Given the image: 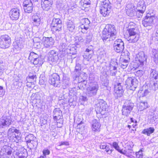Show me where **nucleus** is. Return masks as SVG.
Segmentation results:
<instances>
[{
    "mask_svg": "<svg viewBox=\"0 0 158 158\" xmlns=\"http://www.w3.org/2000/svg\"><path fill=\"white\" fill-rule=\"evenodd\" d=\"M117 31L114 25L107 24L104 29L101 36L104 42L114 40L116 37Z\"/></svg>",
    "mask_w": 158,
    "mask_h": 158,
    "instance_id": "f257e3e1",
    "label": "nucleus"
},
{
    "mask_svg": "<svg viewBox=\"0 0 158 158\" xmlns=\"http://www.w3.org/2000/svg\"><path fill=\"white\" fill-rule=\"evenodd\" d=\"M71 40V37L70 35H67L60 41L58 46V48L59 51L61 52V57H63L65 56L66 50L68 49Z\"/></svg>",
    "mask_w": 158,
    "mask_h": 158,
    "instance_id": "f03ea898",
    "label": "nucleus"
},
{
    "mask_svg": "<svg viewBox=\"0 0 158 158\" xmlns=\"http://www.w3.org/2000/svg\"><path fill=\"white\" fill-rule=\"evenodd\" d=\"M98 84L97 82H90L88 84L86 88V94L89 97H93L96 96L99 89Z\"/></svg>",
    "mask_w": 158,
    "mask_h": 158,
    "instance_id": "7ed1b4c3",
    "label": "nucleus"
},
{
    "mask_svg": "<svg viewBox=\"0 0 158 158\" xmlns=\"http://www.w3.org/2000/svg\"><path fill=\"white\" fill-rule=\"evenodd\" d=\"M112 8L111 4L109 0H105L101 3L100 13L104 17L109 15Z\"/></svg>",
    "mask_w": 158,
    "mask_h": 158,
    "instance_id": "20e7f679",
    "label": "nucleus"
},
{
    "mask_svg": "<svg viewBox=\"0 0 158 158\" xmlns=\"http://www.w3.org/2000/svg\"><path fill=\"white\" fill-rule=\"evenodd\" d=\"M57 15H56L54 16L51 25L52 30L56 33L61 31L62 27V21L59 17L60 16L58 15L57 16Z\"/></svg>",
    "mask_w": 158,
    "mask_h": 158,
    "instance_id": "39448f33",
    "label": "nucleus"
},
{
    "mask_svg": "<svg viewBox=\"0 0 158 158\" xmlns=\"http://www.w3.org/2000/svg\"><path fill=\"white\" fill-rule=\"evenodd\" d=\"M20 131L13 127L10 128L7 132V135L10 137V139H12V141L16 142L17 141L21 139L20 136Z\"/></svg>",
    "mask_w": 158,
    "mask_h": 158,
    "instance_id": "423d86ee",
    "label": "nucleus"
},
{
    "mask_svg": "<svg viewBox=\"0 0 158 158\" xmlns=\"http://www.w3.org/2000/svg\"><path fill=\"white\" fill-rule=\"evenodd\" d=\"M134 106V103L131 100H126L123 106L122 110L123 115L128 117Z\"/></svg>",
    "mask_w": 158,
    "mask_h": 158,
    "instance_id": "0eeeda50",
    "label": "nucleus"
},
{
    "mask_svg": "<svg viewBox=\"0 0 158 158\" xmlns=\"http://www.w3.org/2000/svg\"><path fill=\"white\" fill-rule=\"evenodd\" d=\"M11 44L10 36L7 35H2L0 36V47L6 49L8 48Z\"/></svg>",
    "mask_w": 158,
    "mask_h": 158,
    "instance_id": "6e6552de",
    "label": "nucleus"
},
{
    "mask_svg": "<svg viewBox=\"0 0 158 158\" xmlns=\"http://www.w3.org/2000/svg\"><path fill=\"white\" fill-rule=\"evenodd\" d=\"M126 85L130 90L134 91L138 86V81L135 77H129L126 80Z\"/></svg>",
    "mask_w": 158,
    "mask_h": 158,
    "instance_id": "1a4fd4ad",
    "label": "nucleus"
},
{
    "mask_svg": "<svg viewBox=\"0 0 158 158\" xmlns=\"http://www.w3.org/2000/svg\"><path fill=\"white\" fill-rule=\"evenodd\" d=\"M60 81L59 76L56 73H53L50 76L48 82L55 87H59L60 86Z\"/></svg>",
    "mask_w": 158,
    "mask_h": 158,
    "instance_id": "9d476101",
    "label": "nucleus"
},
{
    "mask_svg": "<svg viewBox=\"0 0 158 158\" xmlns=\"http://www.w3.org/2000/svg\"><path fill=\"white\" fill-rule=\"evenodd\" d=\"M11 117L9 116H3L0 118V129L7 128L11 124Z\"/></svg>",
    "mask_w": 158,
    "mask_h": 158,
    "instance_id": "9b49d317",
    "label": "nucleus"
},
{
    "mask_svg": "<svg viewBox=\"0 0 158 158\" xmlns=\"http://www.w3.org/2000/svg\"><path fill=\"white\" fill-rule=\"evenodd\" d=\"M155 19V17L154 16L151 15L150 14L147 15L142 20V24L145 27L152 26Z\"/></svg>",
    "mask_w": 158,
    "mask_h": 158,
    "instance_id": "f8f14e48",
    "label": "nucleus"
},
{
    "mask_svg": "<svg viewBox=\"0 0 158 158\" xmlns=\"http://www.w3.org/2000/svg\"><path fill=\"white\" fill-rule=\"evenodd\" d=\"M113 46L114 50L117 53L122 52L124 48V43L121 39L115 40Z\"/></svg>",
    "mask_w": 158,
    "mask_h": 158,
    "instance_id": "ddd939ff",
    "label": "nucleus"
},
{
    "mask_svg": "<svg viewBox=\"0 0 158 158\" xmlns=\"http://www.w3.org/2000/svg\"><path fill=\"white\" fill-rule=\"evenodd\" d=\"M114 95L115 98L117 99L121 97L123 95L124 90L120 83H118L115 85L114 87Z\"/></svg>",
    "mask_w": 158,
    "mask_h": 158,
    "instance_id": "4468645a",
    "label": "nucleus"
},
{
    "mask_svg": "<svg viewBox=\"0 0 158 158\" xmlns=\"http://www.w3.org/2000/svg\"><path fill=\"white\" fill-rule=\"evenodd\" d=\"M147 56H146L144 52L143 51H141L139 52L137 55V63L139 67H142L143 65L144 61L146 60Z\"/></svg>",
    "mask_w": 158,
    "mask_h": 158,
    "instance_id": "2eb2a0df",
    "label": "nucleus"
},
{
    "mask_svg": "<svg viewBox=\"0 0 158 158\" xmlns=\"http://www.w3.org/2000/svg\"><path fill=\"white\" fill-rule=\"evenodd\" d=\"M23 6L25 13H30L32 11L33 6L31 0H25L23 2Z\"/></svg>",
    "mask_w": 158,
    "mask_h": 158,
    "instance_id": "dca6fc26",
    "label": "nucleus"
},
{
    "mask_svg": "<svg viewBox=\"0 0 158 158\" xmlns=\"http://www.w3.org/2000/svg\"><path fill=\"white\" fill-rule=\"evenodd\" d=\"M58 53L54 50L50 51L48 53V59L49 61L56 62L59 60Z\"/></svg>",
    "mask_w": 158,
    "mask_h": 158,
    "instance_id": "f3484780",
    "label": "nucleus"
},
{
    "mask_svg": "<svg viewBox=\"0 0 158 158\" xmlns=\"http://www.w3.org/2000/svg\"><path fill=\"white\" fill-rule=\"evenodd\" d=\"M9 15L12 20H17L20 15L19 10L17 8L11 9L9 12Z\"/></svg>",
    "mask_w": 158,
    "mask_h": 158,
    "instance_id": "a211bd4d",
    "label": "nucleus"
},
{
    "mask_svg": "<svg viewBox=\"0 0 158 158\" xmlns=\"http://www.w3.org/2000/svg\"><path fill=\"white\" fill-rule=\"evenodd\" d=\"M43 43L44 46L46 48L52 47L54 44L55 41L52 37L43 38Z\"/></svg>",
    "mask_w": 158,
    "mask_h": 158,
    "instance_id": "6ab92c4d",
    "label": "nucleus"
},
{
    "mask_svg": "<svg viewBox=\"0 0 158 158\" xmlns=\"http://www.w3.org/2000/svg\"><path fill=\"white\" fill-rule=\"evenodd\" d=\"M53 118L55 121H57L58 119L61 120L63 118L62 112L59 108H55L53 111Z\"/></svg>",
    "mask_w": 158,
    "mask_h": 158,
    "instance_id": "aec40b11",
    "label": "nucleus"
},
{
    "mask_svg": "<svg viewBox=\"0 0 158 158\" xmlns=\"http://www.w3.org/2000/svg\"><path fill=\"white\" fill-rule=\"evenodd\" d=\"M137 13H140L139 16H142L143 14L145 11L146 6L144 5V2L143 1H140L137 4Z\"/></svg>",
    "mask_w": 158,
    "mask_h": 158,
    "instance_id": "412c9836",
    "label": "nucleus"
},
{
    "mask_svg": "<svg viewBox=\"0 0 158 158\" xmlns=\"http://www.w3.org/2000/svg\"><path fill=\"white\" fill-rule=\"evenodd\" d=\"M99 112L100 113L103 111H106L107 108V105L106 102L103 100H100L98 103L97 104Z\"/></svg>",
    "mask_w": 158,
    "mask_h": 158,
    "instance_id": "4be33fe9",
    "label": "nucleus"
},
{
    "mask_svg": "<svg viewBox=\"0 0 158 158\" xmlns=\"http://www.w3.org/2000/svg\"><path fill=\"white\" fill-rule=\"evenodd\" d=\"M101 124L98 121L94 119L92 121V129L93 131L99 132L100 131Z\"/></svg>",
    "mask_w": 158,
    "mask_h": 158,
    "instance_id": "5701e85b",
    "label": "nucleus"
},
{
    "mask_svg": "<svg viewBox=\"0 0 158 158\" xmlns=\"http://www.w3.org/2000/svg\"><path fill=\"white\" fill-rule=\"evenodd\" d=\"M77 47L75 45L73 44H70L68 49L66 50L65 55L67 54L74 55L76 54L77 52Z\"/></svg>",
    "mask_w": 158,
    "mask_h": 158,
    "instance_id": "b1692460",
    "label": "nucleus"
},
{
    "mask_svg": "<svg viewBox=\"0 0 158 158\" xmlns=\"http://www.w3.org/2000/svg\"><path fill=\"white\" fill-rule=\"evenodd\" d=\"M66 24L68 30L70 32H73L74 31L75 26L73 20H68L66 22Z\"/></svg>",
    "mask_w": 158,
    "mask_h": 158,
    "instance_id": "393cba45",
    "label": "nucleus"
},
{
    "mask_svg": "<svg viewBox=\"0 0 158 158\" xmlns=\"http://www.w3.org/2000/svg\"><path fill=\"white\" fill-rule=\"evenodd\" d=\"M81 25L80 26V28H89L90 26V21L88 18H83L80 20Z\"/></svg>",
    "mask_w": 158,
    "mask_h": 158,
    "instance_id": "a878e982",
    "label": "nucleus"
},
{
    "mask_svg": "<svg viewBox=\"0 0 158 158\" xmlns=\"http://www.w3.org/2000/svg\"><path fill=\"white\" fill-rule=\"evenodd\" d=\"M129 60L130 58L128 57L127 59L120 58L119 60V65L122 68L125 69L127 67Z\"/></svg>",
    "mask_w": 158,
    "mask_h": 158,
    "instance_id": "bb28decb",
    "label": "nucleus"
},
{
    "mask_svg": "<svg viewBox=\"0 0 158 158\" xmlns=\"http://www.w3.org/2000/svg\"><path fill=\"white\" fill-rule=\"evenodd\" d=\"M13 46L14 49L17 51H20L23 47L22 40H16L13 43Z\"/></svg>",
    "mask_w": 158,
    "mask_h": 158,
    "instance_id": "cd10ccee",
    "label": "nucleus"
},
{
    "mask_svg": "<svg viewBox=\"0 0 158 158\" xmlns=\"http://www.w3.org/2000/svg\"><path fill=\"white\" fill-rule=\"evenodd\" d=\"M32 23L34 26L38 27L40 23V19L38 15H33L32 18Z\"/></svg>",
    "mask_w": 158,
    "mask_h": 158,
    "instance_id": "c85d7f7f",
    "label": "nucleus"
},
{
    "mask_svg": "<svg viewBox=\"0 0 158 158\" xmlns=\"http://www.w3.org/2000/svg\"><path fill=\"white\" fill-rule=\"evenodd\" d=\"M52 3H50L47 1H42L41 3V7L44 10H48L51 7Z\"/></svg>",
    "mask_w": 158,
    "mask_h": 158,
    "instance_id": "c756f323",
    "label": "nucleus"
},
{
    "mask_svg": "<svg viewBox=\"0 0 158 158\" xmlns=\"http://www.w3.org/2000/svg\"><path fill=\"white\" fill-rule=\"evenodd\" d=\"M90 4V0H81L79 4L81 5V9L84 10L87 8Z\"/></svg>",
    "mask_w": 158,
    "mask_h": 158,
    "instance_id": "7c9ffc66",
    "label": "nucleus"
},
{
    "mask_svg": "<svg viewBox=\"0 0 158 158\" xmlns=\"http://www.w3.org/2000/svg\"><path fill=\"white\" fill-rule=\"evenodd\" d=\"M155 129L153 127H150L147 129H145L142 131V133L147 135L148 136H150V135L154 132Z\"/></svg>",
    "mask_w": 158,
    "mask_h": 158,
    "instance_id": "2f4dec72",
    "label": "nucleus"
},
{
    "mask_svg": "<svg viewBox=\"0 0 158 158\" xmlns=\"http://www.w3.org/2000/svg\"><path fill=\"white\" fill-rule=\"evenodd\" d=\"M126 9L127 10L126 13L128 16L131 17H133L136 15V11L134 9H129L128 5L126 6Z\"/></svg>",
    "mask_w": 158,
    "mask_h": 158,
    "instance_id": "473e14b6",
    "label": "nucleus"
},
{
    "mask_svg": "<svg viewBox=\"0 0 158 158\" xmlns=\"http://www.w3.org/2000/svg\"><path fill=\"white\" fill-rule=\"evenodd\" d=\"M17 153L18 158H26L28 156L27 150L24 149L22 151H19V152Z\"/></svg>",
    "mask_w": 158,
    "mask_h": 158,
    "instance_id": "72a5a7b5",
    "label": "nucleus"
},
{
    "mask_svg": "<svg viewBox=\"0 0 158 158\" xmlns=\"http://www.w3.org/2000/svg\"><path fill=\"white\" fill-rule=\"evenodd\" d=\"M139 38V35L129 36L128 39L130 43H135L137 41Z\"/></svg>",
    "mask_w": 158,
    "mask_h": 158,
    "instance_id": "f704fd0d",
    "label": "nucleus"
},
{
    "mask_svg": "<svg viewBox=\"0 0 158 158\" xmlns=\"http://www.w3.org/2000/svg\"><path fill=\"white\" fill-rule=\"evenodd\" d=\"M158 74L157 72L155 70L152 69L151 71L150 77V78L154 79L157 82L158 81Z\"/></svg>",
    "mask_w": 158,
    "mask_h": 158,
    "instance_id": "c9c22d12",
    "label": "nucleus"
},
{
    "mask_svg": "<svg viewBox=\"0 0 158 158\" xmlns=\"http://www.w3.org/2000/svg\"><path fill=\"white\" fill-rule=\"evenodd\" d=\"M69 84L70 82L69 78L63 77L62 84V87L63 88V89H66L69 86Z\"/></svg>",
    "mask_w": 158,
    "mask_h": 158,
    "instance_id": "e433bc0d",
    "label": "nucleus"
},
{
    "mask_svg": "<svg viewBox=\"0 0 158 158\" xmlns=\"http://www.w3.org/2000/svg\"><path fill=\"white\" fill-rule=\"evenodd\" d=\"M129 36L137 35L138 33V29L136 27L131 28L128 30Z\"/></svg>",
    "mask_w": 158,
    "mask_h": 158,
    "instance_id": "4c0bfd02",
    "label": "nucleus"
},
{
    "mask_svg": "<svg viewBox=\"0 0 158 158\" xmlns=\"http://www.w3.org/2000/svg\"><path fill=\"white\" fill-rule=\"evenodd\" d=\"M2 152L3 154L8 155H10L12 152L11 148L6 146L2 149L1 152Z\"/></svg>",
    "mask_w": 158,
    "mask_h": 158,
    "instance_id": "58836bf2",
    "label": "nucleus"
},
{
    "mask_svg": "<svg viewBox=\"0 0 158 158\" xmlns=\"http://www.w3.org/2000/svg\"><path fill=\"white\" fill-rule=\"evenodd\" d=\"M152 55L155 62L158 63V50L155 49H152Z\"/></svg>",
    "mask_w": 158,
    "mask_h": 158,
    "instance_id": "ea45409f",
    "label": "nucleus"
},
{
    "mask_svg": "<svg viewBox=\"0 0 158 158\" xmlns=\"http://www.w3.org/2000/svg\"><path fill=\"white\" fill-rule=\"evenodd\" d=\"M82 81H78V86L79 88V89H82V88L84 89L86 85L87 84V81L85 79L81 78Z\"/></svg>",
    "mask_w": 158,
    "mask_h": 158,
    "instance_id": "a19ab883",
    "label": "nucleus"
},
{
    "mask_svg": "<svg viewBox=\"0 0 158 158\" xmlns=\"http://www.w3.org/2000/svg\"><path fill=\"white\" fill-rule=\"evenodd\" d=\"M140 111H142L148 107V104L146 102H141L139 106Z\"/></svg>",
    "mask_w": 158,
    "mask_h": 158,
    "instance_id": "79ce46f5",
    "label": "nucleus"
},
{
    "mask_svg": "<svg viewBox=\"0 0 158 158\" xmlns=\"http://www.w3.org/2000/svg\"><path fill=\"white\" fill-rule=\"evenodd\" d=\"M36 138L35 137L34 135L31 134H29L28 135H27L25 138V140L27 143H31V141H33Z\"/></svg>",
    "mask_w": 158,
    "mask_h": 158,
    "instance_id": "37998d69",
    "label": "nucleus"
},
{
    "mask_svg": "<svg viewBox=\"0 0 158 158\" xmlns=\"http://www.w3.org/2000/svg\"><path fill=\"white\" fill-rule=\"evenodd\" d=\"M42 56L40 55L39 57L36 59H35L33 61L34 64L37 65L39 64L40 65L42 64L43 63V58L41 57Z\"/></svg>",
    "mask_w": 158,
    "mask_h": 158,
    "instance_id": "c03bdc74",
    "label": "nucleus"
},
{
    "mask_svg": "<svg viewBox=\"0 0 158 158\" xmlns=\"http://www.w3.org/2000/svg\"><path fill=\"white\" fill-rule=\"evenodd\" d=\"M40 56L34 52H31L30 54L28 59L31 60V61H33L34 60H35V59H37Z\"/></svg>",
    "mask_w": 158,
    "mask_h": 158,
    "instance_id": "a18cd8bd",
    "label": "nucleus"
},
{
    "mask_svg": "<svg viewBox=\"0 0 158 158\" xmlns=\"http://www.w3.org/2000/svg\"><path fill=\"white\" fill-rule=\"evenodd\" d=\"M112 146L116 150L120 153L124 155L125 153L123 152L122 150H120L119 149V147L118 145V143L116 142H114L112 144Z\"/></svg>",
    "mask_w": 158,
    "mask_h": 158,
    "instance_id": "49530a36",
    "label": "nucleus"
},
{
    "mask_svg": "<svg viewBox=\"0 0 158 158\" xmlns=\"http://www.w3.org/2000/svg\"><path fill=\"white\" fill-rule=\"evenodd\" d=\"M36 78V76L35 73H30L29 74L28 76L26 78V81H30L29 80V79H31L35 81Z\"/></svg>",
    "mask_w": 158,
    "mask_h": 158,
    "instance_id": "de8ad7c7",
    "label": "nucleus"
},
{
    "mask_svg": "<svg viewBox=\"0 0 158 158\" xmlns=\"http://www.w3.org/2000/svg\"><path fill=\"white\" fill-rule=\"evenodd\" d=\"M93 53L85 52L83 56L84 59H86L87 61H89L91 58Z\"/></svg>",
    "mask_w": 158,
    "mask_h": 158,
    "instance_id": "09e8293b",
    "label": "nucleus"
},
{
    "mask_svg": "<svg viewBox=\"0 0 158 158\" xmlns=\"http://www.w3.org/2000/svg\"><path fill=\"white\" fill-rule=\"evenodd\" d=\"M53 97V95L52 94H50L47 97L46 100L47 104L48 102L49 105H52Z\"/></svg>",
    "mask_w": 158,
    "mask_h": 158,
    "instance_id": "8fccbe9b",
    "label": "nucleus"
},
{
    "mask_svg": "<svg viewBox=\"0 0 158 158\" xmlns=\"http://www.w3.org/2000/svg\"><path fill=\"white\" fill-rule=\"evenodd\" d=\"M92 37V35L90 33H88L86 36V42L87 43H89L91 41Z\"/></svg>",
    "mask_w": 158,
    "mask_h": 158,
    "instance_id": "3c124183",
    "label": "nucleus"
},
{
    "mask_svg": "<svg viewBox=\"0 0 158 158\" xmlns=\"http://www.w3.org/2000/svg\"><path fill=\"white\" fill-rule=\"evenodd\" d=\"M110 75L111 76H115L117 72V68L112 67L110 68Z\"/></svg>",
    "mask_w": 158,
    "mask_h": 158,
    "instance_id": "603ef678",
    "label": "nucleus"
},
{
    "mask_svg": "<svg viewBox=\"0 0 158 158\" xmlns=\"http://www.w3.org/2000/svg\"><path fill=\"white\" fill-rule=\"evenodd\" d=\"M118 65V63L116 62V60H111L110 64V68L111 67H116L117 68Z\"/></svg>",
    "mask_w": 158,
    "mask_h": 158,
    "instance_id": "864d4df0",
    "label": "nucleus"
},
{
    "mask_svg": "<svg viewBox=\"0 0 158 158\" xmlns=\"http://www.w3.org/2000/svg\"><path fill=\"white\" fill-rule=\"evenodd\" d=\"M14 85L18 86L17 88H18L19 87H21L22 85V82L20 81L18 79H15L14 82Z\"/></svg>",
    "mask_w": 158,
    "mask_h": 158,
    "instance_id": "5fc2aeb1",
    "label": "nucleus"
},
{
    "mask_svg": "<svg viewBox=\"0 0 158 158\" xmlns=\"http://www.w3.org/2000/svg\"><path fill=\"white\" fill-rule=\"evenodd\" d=\"M123 2V0H117L115 2L116 5L117 6V8H119L121 7Z\"/></svg>",
    "mask_w": 158,
    "mask_h": 158,
    "instance_id": "6e6d98bb",
    "label": "nucleus"
},
{
    "mask_svg": "<svg viewBox=\"0 0 158 158\" xmlns=\"http://www.w3.org/2000/svg\"><path fill=\"white\" fill-rule=\"evenodd\" d=\"M136 157L138 158H145L143 155L142 151L140 150L136 153Z\"/></svg>",
    "mask_w": 158,
    "mask_h": 158,
    "instance_id": "4d7b16f0",
    "label": "nucleus"
},
{
    "mask_svg": "<svg viewBox=\"0 0 158 158\" xmlns=\"http://www.w3.org/2000/svg\"><path fill=\"white\" fill-rule=\"evenodd\" d=\"M144 72L141 70H137L136 72L135 73V75L138 77H141L143 75Z\"/></svg>",
    "mask_w": 158,
    "mask_h": 158,
    "instance_id": "13d9d810",
    "label": "nucleus"
},
{
    "mask_svg": "<svg viewBox=\"0 0 158 158\" xmlns=\"http://www.w3.org/2000/svg\"><path fill=\"white\" fill-rule=\"evenodd\" d=\"M41 39L40 37H35L33 39V43H40L41 41Z\"/></svg>",
    "mask_w": 158,
    "mask_h": 158,
    "instance_id": "bf43d9fd",
    "label": "nucleus"
},
{
    "mask_svg": "<svg viewBox=\"0 0 158 158\" xmlns=\"http://www.w3.org/2000/svg\"><path fill=\"white\" fill-rule=\"evenodd\" d=\"M33 46L35 48L39 49L41 48V43H33Z\"/></svg>",
    "mask_w": 158,
    "mask_h": 158,
    "instance_id": "052dcab7",
    "label": "nucleus"
},
{
    "mask_svg": "<svg viewBox=\"0 0 158 158\" xmlns=\"http://www.w3.org/2000/svg\"><path fill=\"white\" fill-rule=\"evenodd\" d=\"M81 70V65L79 64H77L75 67V71L76 72H79Z\"/></svg>",
    "mask_w": 158,
    "mask_h": 158,
    "instance_id": "680f3d73",
    "label": "nucleus"
},
{
    "mask_svg": "<svg viewBox=\"0 0 158 158\" xmlns=\"http://www.w3.org/2000/svg\"><path fill=\"white\" fill-rule=\"evenodd\" d=\"M42 152L43 153V155H44L45 156H46L47 155H49L50 154V151L48 149L43 150V151Z\"/></svg>",
    "mask_w": 158,
    "mask_h": 158,
    "instance_id": "e2e57ef3",
    "label": "nucleus"
},
{
    "mask_svg": "<svg viewBox=\"0 0 158 158\" xmlns=\"http://www.w3.org/2000/svg\"><path fill=\"white\" fill-rule=\"evenodd\" d=\"M79 100L80 101L84 102L87 100V98L85 96H81L80 97Z\"/></svg>",
    "mask_w": 158,
    "mask_h": 158,
    "instance_id": "0e129e2a",
    "label": "nucleus"
},
{
    "mask_svg": "<svg viewBox=\"0 0 158 158\" xmlns=\"http://www.w3.org/2000/svg\"><path fill=\"white\" fill-rule=\"evenodd\" d=\"M136 24L135 23L131 22H130L129 24L128 27L129 28V29H130L132 28V27H135V28L136 27Z\"/></svg>",
    "mask_w": 158,
    "mask_h": 158,
    "instance_id": "69168bd1",
    "label": "nucleus"
},
{
    "mask_svg": "<svg viewBox=\"0 0 158 158\" xmlns=\"http://www.w3.org/2000/svg\"><path fill=\"white\" fill-rule=\"evenodd\" d=\"M106 144L105 143H101L100 145V148L101 149H105L106 147Z\"/></svg>",
    "mask_w": 158,
    "mask_h": 158,
    "instance_id": "338daca9",
    "label": "nucleus"
},
{
    "mask_svg": "<svg viewBox=\"0 0 158 158\" xmlns=\"http://www.w3.org/2000/svg\"><path fill=\"white\" fill-rule=\"evenodd\" d=\"M64 145L65 146H68L69 145V143L67 141H61L60 142V144L59 145L60 146L61 145Z\"/></svg>",
    "mask_w": 158,
    "mask_h": 158,
    "instance_id": "774afa93",
    "label": "nucleus"
}]
</instances>
